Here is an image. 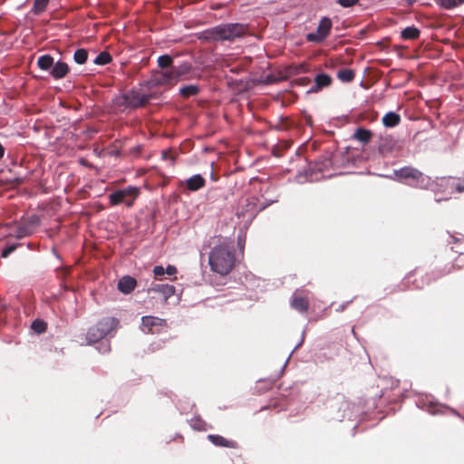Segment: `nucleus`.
Wrapping results in <instances>:
<instances>
[{
  "label": "nucleus",
  "instance_id": "f257e3e1",
  "mask_svg": "<svg viewBox=\"0 0 464 464\" xmlns=\"http://www.w3.org/2000/svg\"><path fill=\"white\" fill-rule=\"evenodd\" d=\"M236 262L233 246L222 242L215 246L209 253L208 264L210 269L221 276H226L233 269Z\"/></svg>",
  "mask_w": 464,
  "mask_h": 464
},
{
  "label": "nucleus",
  "instance_id": "f03ea898",
  "mask_svg": "<svg viewBox=\"0 0 464 464\" xmlns=\"http://www.w3.org/2000/svg\"><path fill=\"white\" fill-rule=\"evenodd\" d=\"M246 29L243 24H222L201 32L198 38L206 42L232 41L245 35Z\"/></svg>",
  "mask_w": 464,
  "mask_h": 464
},
{
  "label": "nucleus",
  "instance_id": "7ed1b4c3",
  "mask_svg": "<svg viewBox=\"0 0 464 464\" xmlns=\"http://www.w3.org/2000/svg\"><path fill=\"white\" fill-rule=\"evenodd\" d=\"M120 325V321L113 316H107L100 319L94 325L91 326L85 335L88 344L100 342L111 333L115 332Z\"/></svg>",
  "mask_w": 464,
  "mask_h": 464
},
{
  "label": "nucleus",
  "instance_id": "20e7f679",
  "mask_svg": "<svg viewBox=\"0 0 464 464\" xmlns=\"http://www.w3.org/2000/svg\"><path fill=\"white\" fill-rule=\"evenodd\" d=\"M398 181L420 189H427L430 185V178L411 166H405L394 170Z\"/></svg>",
  "mask_w": 464,
  "mask_h": 464
},
{
  "label": "nucleus",
  "instance_id": "39448f33",
  "mask_svg": "<svg viewBox=\"0 0 464 464\" xmlns=\"http://www.w3.org/2000/svg\"><path fill=\"white\" fill-rule=\"evenodd\" d=\"M150 100V96L137 92L135 90H130L124 92L120 98L118 104L125 108H140L145 106Z\"/></svg>",
  "mask_w": 464,
  "mask_h": 464
},
{
  "label": "nucleus",
  "instance_id": "423d86ee",
  "mask_svg": "<svg viewBox=\"0 0 464 464\" xmlns=\"http://www.w3.org/2000/svg\"><path fill=\"white\" fill-rule=\"evenodd\" d=\"M140 194V188L137 187H128L123 189H118L109 196L111 205H119L125 203L128 207L133 205L134 200Z\"/></svg>",
  "mask_w": 464,
  "mask_h": 464
},
{
  "label": "nucleus",
  "instance_id": "0eeeda50",
  "mask_svg": "<svg viewBox=\"0 0 464 464\" xmlns=\"http://www.w3.org/2000/svg\"><path fill=\"white\" fill-rule=\"evenodd\" d=\"M332 29V21L328 17L321 19L314 33L306 35V40L312 43H321L326 39Z\"/></svg>",
  "mask_w": 464,
  "mask_h": 464
},
{
  "label": "nucleus",
  "instance_id": "6e6552de",
  "mask_svg": "<svg viewBox=\"0 0 464 464\" xmlns=\"http://www.w3.org/2000/svg\"><path fill=\"white\" fill-rule=\"evenodd\" d=\"M431 278L428 275H417L415 272L409 273L402 281V290L410 288L412 285L414 289H422L425 285H429Z\"/></svg>",
  "mask_w": 464,
  "mask_h": 464
},
{
  "label": "nucleus",
  "instance_id": "1a4fd4ad",
  "mask_svg": "<svg viewBox=\"0 0 464 464\" xmlns=\"http://www.w3.org/2000/svg\"><path fill=\"white\" fill-rule=\"evenodd\" d=\"M40 225V218L33 215L16 227L15 237L23 238L32 235Z\"/></svg>",
  "mask_w": 464,
  "mask_h": 464
},
{
  "label": "nucleus",
  "instance_id": "9d476101",
  "mask_svg": "<svg viewBox=\"0 0 464 464\" xmlns=\"http://www.w3.org/2000/svg\"><path fill=\"white\" fill-rule=\"evenodd\" d=\"M167 325L165 319H161L156 316L146 315L141 318L142 331L147 334H155L159 332L160 327Z\"/></svg>",
  "mask_w": 464,
  "mask_h": 464
},
{
  "label": "nucleus",
  "instance_id": "9b49d317",
  "mask_svg": "<svg viewBox=\"0 0 464 464\" xmlns=\"http://www.w3.org/2000/svg\"><path fill=\"white\" fill-rule=\"evenodd\" d=\"M185 187L189 191H198L206 185L205 179L200 174H196L184 181Z\"/></svg>",
  "mask_w": 464,
  "mask_h": 464
},
{
  "label": "nucleus",
  "instance_id": "f8f14e48",
  "mask_svg": "<svg viewBox=\"0 0 464 464\" xmlns=\"http://www.w3.org/2000/svg\"><path fill=\"white\" fill-rule=\"evenodd\" d=\"M137 285L135 278L125 276L121 277L118 282V290L125 295L131 293Z\"/></svg>",
  "mask_w": 464,
  "mask_h": 464
},
{
  "label": "nucleus",
  "instance_id": "ddd939ff",
  "mask_svg": "<svg viewBox=\"0 0 464 464\" xmlns=\"http://www.w3.org/2000/svg\"><path fill=\"white\" fill-rule=\"evenodd\" d=\"M208 440L217 447H224L229 449H236L237 443L235 440H227L221 435L209 434Z\"/></svg>",
  "mask_w": 464,
  "mask_h": 464
},
{
  "label": "nucleus",
  "instance_id": "4468645a",
  "mask_svg": "<svg viewBox=\"0 0 464 464\" xmlns=\"http://www.w3.org/2000/svg\"><path fill=\"white\" fill-rule=\"evenodd\" d=\"M70 71L68 64L64 62L59 61L56 63H53L52 70L50 71V75L55 79H63L64 78Z\"/></svg>",
  "mask_w": 464,
  "mask_h": 464
},
{
  "label": "nucleus",
  "instance_id": "2eb2a0df",
  "mask_svg": "<svg viewBox=\"0 0 464 464\" xmlns=\"http://www.w3.org/2000/svg\"><path fill=\"white\" fill-rule=\"evenodd\" d=\"M291 305L300 313H306L309 308V301L305 296L295 294L291 300Z\"/></svg>",
  "mask_w": 464,
  "mask_h": 464
},
{
  "label": "nucleus",
  "instance_id": "dca6fc26",
  "mask_svg": "<svg viewBox=\"0 0 464 464\" xmlns=\"http://www.w3.org/2000/svg\"><path fill=\"white\" fill-rule=\"evenodd\" d=\"M373 137V133L371 130L360 127L356 129L353 135V139L360 141L363 145L369 143Z\"/></svg>",
  "mask_w": 464,
  "mask_h": 464
},
{
  "label": "nucleus",
  "instance_id": "f3484780",
  "mask_svg": "<svg viewBox=\"0 0 464 464\" xmlns=\"http://www.w3.org/2000/svg\"><path fill=\"white\" fill-rule=\"evenodd\" d=\"M401 121V115L394 112L389 111L382 119V122L386 128H394L398 126Z\"/></svg>",
  "mask_w": 464,
  "mask_h": 464
},
{
  "label": "nucleus",
  "instance_id": "a211bd4d",
  "mask_svg": "<svg viewBox=\"0 0 464 464\" xmlns=\"http://www.w3.org/2000/svg\"><path fill=\"white\" fill-rule=\"evenodd\" d=\"M314 82L315 84L310 92H318L322 88L328 87L332 83V78L328 74L320 73L316 75Z\"/></svg>",
  "mask_w": 464,
  "mask_h": 464
},
{
  "label": "nucleus",
  "instance_id": "6ab92c4d",
  "mask_svg": "<svg viewBox=\"0 0 464 464\" xmlns=\"http://www.w3.org/2000/svg\"><path fill=\"white\" fill-rule=\"evenodd\" d=\"M191 69L192 66L188 63H182L178 66H172V70L179 81L187 80L188 74L191 72Z\"/></svg>",
  "mask_w": 464,
  "mask_h": 464
},
{
  "label": "nucleus",
  "instance_id": "aec40b11",
  "mask_svg": "<svg viewBox=\"0 0 464 464\" xmlns=\"http://www.w3.org/2000/svg\"><path fill=\"white\" fill-rule=\"evenodd\" d=\"M152 291L161 293L165 299H168L175 293V286L168 284L156 285L151 288Z\"/></svg>",
  "mask_w": 464,
  "mask_h": 464
},
{
  "label": "nucleus",
  "instance_id": "412c9836",
  "mask_svg": "<svg viewBox=\"0 0 464 464\" xmlns=\"http://www.w3.org/2000/svg\"><path fill=\"white\" fill-rule=\"evenodd\" d=\"M53 63V58L50 54L42 55L37 60V65L43 71H51Z\"/></svg>",
  "mask_w": 464,
  "mask_h": 464
},
{
  "label": "nucleus",
  "instance_id": "4be33fe9",
  "mask_svg": "<svg viewBox=\"0 0 464 464\" xmlns=\"http://www.w3.org/2000/svg\"><path fill=\"white\" fill-rule=\"evenodd\" d=\"M420 32L415 26H408L401 33V36L404 40H415L420 37Z\"/></svg>",
  "mask_w": 464,
  "mask_h": 464
},
{
  "label": "nucleus",
  "instance_id": "5701e85b",
  "mask_svg": "<svg viewBox=\"0 0 464 464\" xmlns=\"http://www.w3.org/2000/svg\"><path fill=\"white\" fill-rule=\"evenodd\" d=\"M355 77V72L352 69L344 68L337 72V78L343 82H351Z\"/></svg>",
  "mask_w": 464,
  "mask_h": 464
},
{
  "label": "nucleus",
  "instance_id": "b1692460",
  "mask_svg": "<svg viewBox=\"0 0 464 464\" xmlns=\"http://www.w3.org/2000/svg\"><path fill=\"white\" fill-rule=\"evenodd\" d=\"M199 92V88L197 85H187L179 90V93L184 98L195 96Z\"/></svg>",
  "mask_w": 464,
  "mask_h": 464
},
{
  "label": "nucleus",
  "instance_id": "393cba45",
  "mask_svg": "<svg viewBox=\"0 0 464 464\" xmlns=\"http://www.w3.org/2000/svg\"><path fill=\"white\" fill-rule=\"evenodd\" d=\"M436 3L442 8L449 10L464 4V0H436Z\"/></svg>",
  "mask_w": 464,
  "mask_h": 464
},
{
  "label": "nucleus",
  "instance_id": "a878e982",
  "mask_svg": "<svg viewBox=\"0 0 464 464\" xmlns=\"http://www.w3.org/2000/svg\"><path fill=\"white\" fill-rule=\"evenodd\" d=\"M88 52L85 49H77L73 54V60L78 64H83L87 62Z\"/></svg>",
  "mask_w": 464,
  "mask_h": 464
},
{
  "label": "nucleus",
  "instance_id": "bb28decb",
  "mask_svg": "<svg viewBox=\"0 0 464 464\" xmlns=\"http://www.w3.org/2000/svg\"><path fill=\"white\" fill-rule=\"evenodd\" d=\"M173 59L171 56L165 54L158 58V64L161 69H169L172 67Z\"/></svg>",
  "mask_w": 464,
  "mask_h": 464
},
{
  "label": "nucleus",
  "instance_id": "cd10ccee",
  "mask_svg": "<svg viewBox=\"0 0 464 464\" xmlns=\"http://www.w3.org/2000/svg\"><path fill=\"white\" fill-rule=\"evenodd\" d=\"M111 62V56L107 52H102L97 55L94 60V63L98 65H105Z\"/></svg>",
  "mask_w": 464,
  "mask_h": 464
},
{
  "label": "nucleus",
  "instance_id": "c85d7f7f",
  "mask_svg": "<svg viewBox=\"0 0 464 464\" xmlns=\"http://www.w3.org/2000/svg\"><path fill=\"white\" fill-rule=\"evenodd\" d=\"M49 1L50 0H34L33 12L36 14L43 13L46 9Z\"/></svg>",
  "mask_w": 464,
  "mask_h": 464
},
{
  "label": "nucleus",
  "instance_id": "c756f323",
  "mask_svg": "<svg viewBox=\"0 0 464 464\" xmlns=\"http://www.w3.org/2000/svg\"><path fill=\"white\" fill-rule=\"evenodd\" d=\"M46 328L47 324L43 320L36 319L32 323V329L37 334L44 333Z\"/></svg>",
  "mask_w": 464,
  "mask_h": 464
},
{
  "label": "nucleus",
  "instance_id": "7c9ffc66",
  "mask_svg": "<svg viewBox=\"0 0 464 464\" xmlns=\"http://www.w3.org/2000/svg\"><path fill=\"white\" fill-rule=\"evenodd\" d=\"M152 81L157 85H168L165 71L157 72Z\"/></svg>",
  "mask_w": 464,
  "mask_h": 464
},
{
  "label": "nucleus",
  "instance_id": "2f4dec72",
  "mask_svg": "<svg viewBox=\"0 0 464 464\" xmlns=\"http://www.w3.org/2000/svg\"><path fill=\"white\" fill-rule=\"evenodd\" d=\"M168 85H173L179 82L172 67L169 70L165 71Z\"/></svg>",
  "mask_w": 464,
  "mask_h": 464
},
{
  "label": "nucleus",
  "instance_id": "473e14b6",
  "mask_svg": "<svg viewBox=\"0 0 464 464\" xmlns=\"http://www.w3.org/2000/svg\"><path fill=\"white\" fill-rule=\"evenodd\" d=\"M18 246H19L18 244H13V245L8 246L6 248H5L2 251L1 256L3 258H6L10 254H12L17 248Z\"/></svg>",
  "mask_w": 464,
  "mask_h": 464
},
{
  "label": "nucleus",
  "instance_id": "72a5a7b5",
  "mask_svg": "<svg viewBox=\"0 0 464 464\" xmlns=\"http://www.w3.org/2000/svg\"><path fill=\"white\" fill-rule=\"evenodd\" d=\"M359 0H338L337 3L343 7H351L358 3Z\"/></svg>",
  "mask_w": 464,
  "mask_h": 464
},
{
  "label": "nucleus",
  "instance_id": "f704fd0d",
  "mask_svg": "<svg viewBox=\"0 0 464 464\" xmlns=\"http://www.w3.org/2000/svg\"><path fill=\"white\" fill-rule=\"evenodd\" d=\"M153 273L156 277H160L165 275V269L162 266H156L153 268Z\"/></svg>",
  "mask_w": 464,
  "mask_h": 464
},
{
  "label": "nucleus",
  "instance_id": "c9c22d12",
  "mask_svg": "<svg viewBox=\"0 0 464 464\" xmlns=\"http://www.w3.org/2000/svg\"><path fill=\"white\" fill-rule=\"evenodd\" d=\"M384 141H386V139L384 140H382V142L379 144L378 146V150L379 152L382 154V155H385L386 153H388L390 151V150H388L386 147H385V144H384Z\"/></svg>",
  "mask_w": 464,
  "mask_h": 464
},
{
  "label": "nucleus",
  "instance_id": "e433bc0d",
  "mask_svg": "<svg viewBox=\"0 0 464 464\" xmlns=\"http://www.w3.org/2000/svg\"><path fill=\"white\" fill-rule=\"evenodd\" d=\"M177 267L172 266V265H169L166 269H165V274L169 275V276H174L177 274Z\"/></svg>",
  "mask_w": 464,
  "mask_h": 464
},
{
  "label": "nucleus",
  "instance_id": "4c0bfd02",
  "mask_svg": "<svg viewBox=\"0 0 464 464\" xmlns=\"http://www.w3.org/2000/svg\"><path fill=\"white\" fill-rule=\"evenodd\" d=\"M456 190L459 192V193H462L464 192V181H460L459 182L456 187H455Z\"/></svg>",
  "mask_w": 464,
  "mask_h": 464
},
{
  "label": "nucleus",
  "instance_id": "58836bf2",
  "mask_svg": "<svg viewBox=\"0 0 464 464\" xmlns=\"http://www.w3.org/2000/svg\"><path fill=\"white\" fill-rule=\"evenodd\" d=\"M203 424H204V423H203L200 420H197L195 421V424H193V428H195V429H197V430H201V429H202V427H201V426H202Z\"/></svg>",
  "mask_w": 464,
  "mask_h": 464
},
{
  "label": "nucleus",
  "instance_id": "ea45409f",
  "mask_svg": "<svg viewBox=\"0 0 464 464\" xmlns=\"http://www.w3.org/2000/svg\"><path fill=\"white\" fill-rule=\"evenodd\" d=\"M4 154H5V148H4V146L0 143V160L4 157Z\"/></svg>",
  "mask_w": 464,
  "mask_h": 464
},
{
  "label": "nucleus",
  "instance_id": "a19ab883",
  "mask_svg": "<svg viewBox=\"0 0 464 464\" xmlns=\"http://www.w3.org/2000/svg\"><path fill=\"white\" fill-rule=\"evenodd\" d=\"M299 81L302 82V83H304L306 82H309V79L307 77H303V78H300Z\"/></svg>",
  "mask_w": 464,
  "mask_h": 464
},
{
  "label": "nucleus",
  "instance_id": "79ce46f5",
  "mask_svg": "<svg viewBox=\"0 0 464 464\" xmlns=\"http://www.w3.org/2000/svg\"><path fill=\"white\" fill-rule=\"evenodd\" d=\"M110 350H111L110 343L107 342V343L105 344L104 352H107V351H110Z\"/></svg>",
  "mask_w": 464,
  "mask_h": 464
},
{
  "label": "nucleus",
  "instance_id": "37998d69",
  "mask_svg": "<svg viewBox=\"0 0 464 464\" xmlns=\"http://www.w3.org/2000/svg\"><path fill=\"white\" fill-rule=\"evenodd\" d=\"M162 157H163L164 159H167V158H168V153L164 151V152H163V154H162Z\"/></svg>",
  "mask_w": 464,
  "mask_h": 464
},
{
  "label": "nucleus",
  "instance_id": "c03bdc74",
  "mask_svg": "<svg viewBox=\"0 0 464 464\" xmlns=\"http://www.w3.org/2000/svg\"><path fill=\"white\" fill-rule=\"evenodd\" d=\"M169 159H170L171 163L173 164L175 161V158L173 156H171Z\"/></svg>",
  "mask_w": 464,
  "mask_h": 464
},
{
  "label": "nucleus",
  "instance_id": "a18cd8bd",
  "mask_svg": "<svg viewBox=\"0 0 464 464\" xmlns=\"http://www.w3.org/2000/svg\"><path fill=\"white\" fill-rule=\"evenodd\" d=\"M268 408H270V406H268V407H263V408L261 409V411H264V410L268 409Z\"/></svg>",
  "mask_w": 464,
  "mask_h": 464
},
{
  "label": "nucleus",
  "instance_id": "49530a36",
  "mask_svg": "<svg viewBox=\"0 0 464 464\" xmlns=\"http://www.w3.org/2000/svg\"><path fill=\"white\" fill-rule=\"evenodd\" d=\"M290 146V143H285V147L288 148Z\"/></svg>",
  "mask_w": 464,
  "mask_h": 464
}]
</instances>
